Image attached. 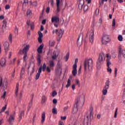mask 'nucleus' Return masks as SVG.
Segmentation results:
<instances>
[{
    "label": "nucleus",
    "mask_w": 125,
    "mask_h": 125,
    "mask_svg": "<svg viewBox=\"0 0 125 125\" xmlns=\"http://www.w3.org/2000/svg\"><path fill=\"white\" fill-rule=\"evenodd\" d=\"M106 59V66H107V71L110 72V54L109 53L105 55L103 52L100 54L98 59V61L100 63L105 61Z\"/></svg>",
    "instance_id": "nucleus-1"
},
{
    "label": "nucleus",
    "mask_w": 125,
    "mask_h": 125,
    "mask_svg": "<svg viewBox=\"0 0 125 125\" xmlns=\"http://www.w3.org/2000/svg\"><path fill=\"white\" fill-rule=\"evenodd\" d=\"M85 72H91L93 67V61L92 59H86L83 62Z\"/></svg>",
    "instance_id": "nucleus-2"
},
{
    "label": "nucleus",
    "mask_w": 125,
    "mask_h": 125,
    "mask_svg": "<svg viewBox=\"0 0 125 125\" xmlns=\"http://www.w3.org/2000/svg\"><path fill=\"white\" fill-rule=\"evenodd\" d=\"M83 99H80L78 98L77 100V102H76L75 104H74V107L73 109V113L74 114H77V112H78V108L81 106L82 104V101H83Z\"/></svg>",
    "instance_id": "nucleus-3"
},
{
    "label": "nucleus",
    "mask_w": 125,
    "mask_h": 125,
    "mask_svg": "<svg viewBox=\"0 0 125 125\" xmlns=\"http://www.w3.org/2000/svg\"><path fill=\"white\" fill-rule=\"evenodd\" d=\"M23 49H21L19 52L18 53V54L21 55L22 53H28L29 50L30 49V45L23 44L22 45Z\"/></svg>",
    "instance_id": "nucleus-4"
},
{
    "label": "nucleus",
    "mask_w": 125,
    "mask_h": 125,
    "mask_svg": "<svg viewBox=\"0 0 125 125\" xmlns=\"http://www.w3.org/2000/svg\"><path fill=\"white\" fill-rule=\"evenodd\" d=\"M110 42V36L105 34L102 38V43L104 45H107Z\"/></svg>",
    "instance_id": "nucleus-5"
},
{
    "label": "nucleus",
    "mask_w": 125,
    "mask_h": 125,
    "mask_svg": "<svg viewBox=\"0 0 125 125\" xmlns=\"http://www.w3.org/2000/svg\"><path fill=\"white\" fill-rule=\"evenodd\" d=\"M57 33L58 36L57 41L58 42H60V40L63 36V34H64V31L62 30V29H60L59 30L58 29H56L53 31V35H54V34H57Z\"/></svg>",
    "instance_id": "nucleus-6"
},
{
    "label": "nucleus",
    "mask_w": 125,
    "mask_h": 125,
    "mask_svg": "<svg viewBox=\"0 0 125 125\" xmlns=\"http://www.w3.org/2000/svg\"><path fill=\"white\" fill-rule=\"evenodd\" d=\"M45 69H46V64H45V63H44L43 64V66H41L39 68L38 73H37L36 75L35 80H39V79H40V76H41V73H42V70L43 72H44V71H45Z\"/></svg>",
    "instance_id": "nucleus-7"
},
{
    "label": "nucleus",
    "mask_w": 125,
    "mask_h": 125,
    "mask_svg": "<svg viewBox=\"0 0 125 125\" xmlns=\"http://www.w3.org/2000/svg\"><path fill=\"white\" fill-rule=\"evenodd\" d=\"M119 54H118V58L119 60H122V56L123 57V58H125V50H123L122 49V47H119Z\"/></svg>",
    "instance_id": "nucleus-8"
},
{
    "label": "nucleus",
    "mask_w": 125,
    "mask_h": 125,
    "mask_svg": "<svg viewBox=\"0 0 125 125\" xmlns=\"http://www.w3.org/2000/svg\"><path fill=\"white\" fill-rule=\"evenodd\" d=\"M109 83L110 81H109V80H107L105 83V85L104 87V89L103 90V95H106V94H107V89H109V85H110Z\"/></svg>",
    "instance_id": "nucleus-9"
},
{
    "label": "nucleus",
    "mask_w": 125,
    "mask_h": 125,
    "mask_svg": "<svg viewBox=\"0 0 125 125\" xmlns=\"http://www.w3.org/2000/svg\"><path fill=\"white\" fill-rule=\"evenodd\" d=\"M89 42L91 43L93 42L94 41V31L93 30H91L89 33Z\"/></svg>",
    "instance_id": "nucleus-10"
},
{
    "label": "nucleus",
    "mask_w": 125,
    "mask_h": 125,
    "mask_svg": "<svg viewBox=\"0 0 125 125\" xmlns=\"http://www.w3.org/2000/svg\"><path fill=\"white\" fill-rule=\"evenodd\" d=\"M15 118V111L12 114H10V117L8 118V121L10 125H12L13 122H14Z\"/></svg>",
    "instance_id": "nucleus-11"
},
{
    "label": "nucleus",
    "mask_w": 125,
    "mask_h": 125,
    "mask_svg": "<svg viewBox=\"0 0 125 125\" xmlns=\"http://www.w3.org/2000/svg\"><path fill=\"white\" fill-rule=\"evenodd\" d=\"M52 23H59V17L58 16H56L55 17H53L51 19Z\"/></svg>",
    "instance_id": "nucleus-12"
},
{
    "label": "nucleus",
    "mask_w": 125,
    "mask_h": 125,
    "mask_svg": "<svg viewBox=\"0 0 125 125\" xmlns=\"http://www.w3.org/2000/svg\"><path fill=\"white\" fill-rule=\"evenodd\" d=\"M57 71L58 73H62V63L60 62H58L57 63Z\"/></svg>",
    "instance_id": "nucleus-13"
},
{
    "label": "nucleus",
    "mask_w": 125,
    "mask_h": 125,
    "mask_svg": "<svg viewBox=\"0 0 125 125\" xmlns=\"http://www.w3.org/2000/svg\"><path fill=\"white\" fill-rule=\"evenodd\" d=\"M38 35H39V38H38V42L40 43H42V38L43 37V35L42 34V33L41 31L38 32Z\"/></svg>",
    "instance_id": "nucleus-14"
},
{
    "label": "nucleus",
    "mask_w": 125,
    "mask_h": 125,
    "mask_svg": "<svg viewBox=\"0 0 125 125\" xmlns=\"http://www.w3.org/2000/svg\"><path fill=\"white\" fill-rule=\"evenodd\" d=\"M79 5L78 7L79 9H80V10H82L83 9V4H84V0H80L79 1Z\"/></svg>",
    "instance_id": "nucleus-15"
},
{
    "label": "nucleus",
    "mask_w": 125,
    "mask_h": 125,
    "mask_svg": "<svg viewBox=\"0 0 125 125\" xmlns=\"http://www.w3.org/2000/svg\"><path fill=\"white\" fill-rule=\"evenodd\" d=\"M6 63V60L4 58L1 59V60L0 61V65L2 68H3V67H5Z\"/></svg>",
    "instance_id": "nucleus-16"
},
{
    "label": "nucleus",
    "mask_w": 125,
    "mask_h": 125,
    "mask_svg": "<svg viewBox=\"0 0 125 125\" xmlns=\"http://www.w3.org/2000/svg\"><path fill=\"white\" fill-rule=\"evenodd\" d=\"M3 45L5 51V52H7V51H8V48H9V43L8 42H5Z\"/></svg>",
    "instance_id": "nucleus-17"
},
{
    "label": "nucleus",
    "mask_w": 125,
    "mask_h": 125,
    "mask_svg": "<svg viewBox=\"0 0 125 125\" xmlns=\"http://www.w3.org/2000/svg\"><path fill=\"white\" fill-rule=\"evenodd\" d=\"M57 4V13L60 12V7L62 6V4H60V2H56Z\"/></svg>",
    "instance_id": "nucleus-18"
},
{
    "label": "nucleus",
    "mask_w": 125,
    "mask_h": 125,
    "mask_svg": "<svg viewBox=\"0 0 125 125\" xmlns=\"http://www.w3.org/2000/svg\"><path fill=\"white\" fill-rule=\"evenodd\" d=\"M72 79H73V76H70L67 81V84L66 85L65 87L68 88L70 85H71V80H72Z\"/></svg>",
    "instance_id": "nucleus-19"
},
{
    "label": "nucleus",
    "mask_w": 125,
    "mask_h": 125,
    "mask_svg": "<svg viewBox=\"0 0 125 125\" xmlns=\"http://www.w3.org/2000/svg\"><path fill=\"white\" fill-rule=\"evenodd\" d=\"M43 44H41L38 48L37 51L38 53H42V49L43 48Z\"/></svg>",
    "instance_id": "nucleus-20"
},
{
    "label": "nucleus",
    "mask_w": 125,
    "mask_h": 125,
    "mask_svg": "<svg viewBox=\"0 0 125 125\" xmlns=\"http://www.w3.org/2000/svg\"><path fill=\"white\" fill-rule=\"evenodd\" d=\"M7 25V21H6V20H4L3 21V24L2 25V29L3 30L6 29Z\"/></svg>",
    "instance_id": "nucleus-21"
},
{
    "label": "nucleus",
    "mask_w": 125,
    "mask_h": 125,
    "mask_svg": "<svg viewBox=\"0 0 125 125\" xmlns=\"http://www.w3.org/2000/svg\"><path fill=\"white\" fill-rule=\"evenodd\" d=\"M55 45V41L53 40H50L49 41V47H53Z\"/></svg>",
    "instance_id": "nucleus-22"
},
{
    "label": "nucleus",
    "mask_w": 125,
    "mask_h": 125,
    "mask_svg": "<svg viewBox=\"0 0 125 125\" xmlns=\"http://www.w3.org/2000/svg\"><path fill=\"white\" fill-rule=\"evenodd\" d=\"M49 66L50 68H53L55 66V63H54V61L51 60L49 61Z\"/></svg>",
    "instance_id": "nucleus-23"
},
{
    "label": "nucleus",
    "mask_w": 125,
    "mask_h": 125,
    "mask_svg": "<svg viewBox=\"0 0 125 125\" xmlns=\"http://www.w3.org/2000/svg\"><path fill=\"white\" fill-rule=\"evenodd\" d=\"M44 121H45V112H43L42 114V124H43L44 123Z\"/></svg>",
    "instance_id": "nucleus-24"
},
{
    "label": "nucleus",
    "mask_w": 125,
    "mask_h": 125,
    "mask_svg": "<svg viewBox=\"0 0 125 125\" xmlns=\"http://www.w3.org/2000/svg\"><path fill=\"white\" fill-rule=\"evenodd\" d=\"M25 113V111L22 110L21 112L19 117V122H21V120H22V117L24 116V113Z\"/></svg>",
    "instance_id": "nucleus-25"
},
{
    "label": "nucleus",
    "mask_w": 125,
    "mask_h": 125,
    "mask_svg": "<svg viewBox=\"0 0 125 125\" xmlns=\"http://www.w3.org/2000/svg\"><path fill=\"white\" fill-rule=\"evenodd\" d=\"M89 118V116H88V115H87L86 118L84 119L83 125H88Z\"/></svg>",
    "instance_id": "nucleus-26"
},
{
    "label": "nucleus",
    "mask_w": 125,
    "mask_h": 125,
    "mask_svg": "<svg viewBox=\"0 0 125 125\" xmlns=\"http://www.w3.org/2000/svg\"><path fill=\"white\" fill-rule=\"evenodd\" d=\"M116 56H117V51L115 50H112L111 51V57L113 58H116Z\"/></svg>",
    "instance_id": "nucleus-27"
},
{
    "label": "nucleus",
    "mask_w": 125,
    "mask_h": 125,
    "mask_svg": "<svg viewBox=\"0 0 125 125\" xmlns=\"http://www.w3.org/2000/svg\"><path fill=\"white\" fill-rule=\"evenodd\" d=\"M77 67L73 66V70H72V74L74 77H76L77 75Z\"/></svg>",
    "instance_id": "nucleus-28"
},
{
    "label": "nucleus",
    "mask_w": 125,
    "mask_h": 125,
    "mask_svg": "<svg viewBox=\"0 0 125 125\" xmlns=\"http://www.w3.org/2000/svg\"><path fill=\"white\" fill-rule=\"evenodd\" d=\"M33 105V99H32L29 102L28 104V106L27 107V111H30V109L32 107V105Z\"/></svg>",
    "instance_id": "nucleus-29"
},
{
    "label": "nucleus",
    "mask_w": 125,
    "mask_h": 125,
    "mask_svg": "<svg viewBox=\"0 0 125 125\" xmlns=\"http://www.w3.org/2000/svg\"><path fill=\"white\" fill-rule=\"evenodd\" d=\"M80 39L81 40H83V34H80L79 38L78 39L77 44L78 45H79V46H81V45H82V43L80 44V43L79 42V41L80 40Z\"/></svg>",
    "instance_id": "nucleus-30"
},
{
    "label": "nucleus",
    "mask_w": 125,
    "mask_h": 125,
    "mask_svg": "<svg viewBox=\"0 0 125 125\" xmlns=\"http://www.w3.org/2000/svg\"><path fill=\"white\" fill-rule=\"evenodd\" d=\"M29 3H30V5H32V6H38L37 1L32 2V1H30Z\"/></svg>",
    "instance_id": "nucleus-31"
},
{
    "label": "nucleus",
    "mask_w": 125,
    "mask_h": 125,
    "mask_svg": "<svg viewBox=\"0 0 125 125\" xmlns=\"http://www.w3.org/2000/svg\"><path fill=\"white\" fill-rule=\"evenodd\" d=\"M19 89V84L18 83L17 84V86L16 87V91H15V94L16 97L18 96Z\"/></svg>",
    "instance_id": "nucleus-32"
},
{
    "label": "nucleus",
    "mask_w": 125,
    "mask_h": 125,
    "mask_svg": "<svg viewBox=\"0 0 125 125\" xmlns=\"http://www.w3.org/2000/svg\"><path fill=\"white\" fill-rule=\"evenodd\" d=\"M93 108H90V119H91L93 117Z\"/></svg>",
    "instance_id": "nucleus-33"
},
{
    "label": "nucleus",
    "mask_w": 125,
    "mask_h": 125,
    "mask_svg": "<svg viewBox=\"0 0 125 125\" xmlns=\"http://www.w3.org/2000/svg\"><path fill=\"white\" fill-rule=\"evenodd\" d=\"M24 54L23 56V61H26L27 60V57H28V53H22Z\"/></svg>",
    "instance_id": "nucleus-34"
},
{
    "label": "nucleus",
    "mask_w": 125,
    "mask_h": 125,
    "mask_svg": "<svg viewBox=\"0 0 125 125\" xmlns=\"http://www.w3.org/2000/svg\"><path fill=\"white\" fill-rule=\"evenodd\" d=\"M37 61L38 62V63L41 64V62H42V60H41V55L38 54V57H37Z\"/></svg>",
    "instance_id": "nucleus-35"
},
{
    "label": "nucleus",
    "mask_w": 125,
    "mask_h": 125,
    "mask_svg": "<svg viewBox=\"0 0 125 125\" xmlns=\"http://www.w3.org/2000/svg\"><path fill=\"white\" fill-rule=\"evenodd\" d=\"M27 16H31L32 15V11L30 9L28 10L26 12Z\"/></svg>",
    "instance_id": "nucleus-36"
},
{
    "label": "nucleus",
    "mask_w": 125,
    "mask_h": 125,
    "mask_svg": "<svg viewBox=\"0 0 125 125\" xmlns=\"http://www.w3.org/2000/svg\"><path fill=\"white\" fill-rule=\"evenodd\" d=\"M46 101V97H45V96H43L42 97V104H44V102H45Z\"/></svg>",
    "instance_id": "nucleus-37"
},
{
    "label": "nucleus",
    "mask_w": 125,
    "mask_h": 125,
    "mask_svg": "<svg viewBox=\"0 0 125 125\" xmlns=\"http://www.w3.org/2000/svg\"><path fill=\"white\" fill-rule=\"evenodd\" d=\"M69 56H70V53H67L66 55L64 57V58L65 59V62H67V61H68V59H69Z\"/></svg>",
    "instance_id": "nucleus-38"
},
{
    "label": "nucleus",
    "mask_w": 125,
    "mask_h": 125,
    "mask_svg": "<svg viewBox=\"0 0 125 125\" xmlns=\"http://www.w3.org/2000/svg\"><path fill=\"white\" fill-rule=\"evenodd\" d=\"M52 112L53 114L56 115L57 114V109L55 108H53Z\"/></svg>",
    "instance_id": "nucleus-39"
},
{
    "label": "nucleus",
    "mask_w": 125,
    "mask_h": 125,
    "mask_svg": "<svg viewBox=\"0 0 125 125\" xmlns=\"http://www.w3.org/2000/svg\"><path fill=\"white\" fill-rule=\"evenodd\" d=\"M25 72V67H22L21 73V77H22L23 75H24V72Z\"/></svg>",
    "instance_id": "nucleus-40"
},
{
    "label": "nucleus",
    "mask_w": 125,
    "mask_h": 125,
    "mask_svg": "<svg viewBox=\"0 0 125 125\" xmlns=\"http://www.w3.org/2000/svg\"><path fill=\"white\" fill-rule=\"evenodd\" d=\"M57 57H58V55H54L52 56V59L53 60H56V59H57Z\"/></svg>",
    "instance_id": "nucleus-41"
},
{
    "label": "nucleus",
    "mask_w": 125,
    "mask_h": 125,
    "mask_svg": "<svg viewBox=\"0 0 125 125\" xmlns=\"http://www.w3.org/2000/svg\"><path fill=\"white\" fill-rule=\"evenodd\" d=\"M115 26H116V20L114 19L112 21V27L114 29Z\"/></svg>",
    "instance_id": "nucleus-42"
},
{
    "label": "nucleus",
    "mask_w": 125,
    "mask_h": 125,
    "mask_svg": "<svg viewBox=\"0 0 125 125\" xmlns=\"http://www.w3.org/2000/svg\"><path fill=\"white\" fill-rule=\"evenodd\" d=\"M83 9L84 11H87V10H88V6L87 5H84Z\"/></svg>",
    "instance_id": "nucleus-43"
},
{
    "label": "nucleus",
    "mask_w": 125,
    "mask_h": 125,
    "mask_svg": "<svg viewBox=\"0 0 125 125\" xmlns=\"http://www.w3.org/2000/svg\"><path fill=\"white\" fill-rule=\"evenodd\" d=\"M8 39L10 42H12V34H10L9 35Z\"/></svg>",
    "instance_id": "nucleus-44"
},
{
    "label": "nucleus",
    "mask_w": 125,
    "mask_h": 125,
    "mask_svg": "<svg viewBox=\"0 0 125 125\" xmlns=\"http://www.w3.org/2000/svg\"><path fill=\"white\" fill-rule=\"evenodd\" d=\"M114 77H117V75L118 74V69L117 68H115L114 69Z\"/></svg>",
    "instance_id": "nucleus-45"
},
{
    "label": "nucleus",
    "mask_w": 125,
    "mask_h": 125,
    "mask_svg": "<svg viewBox=\"0 0 125 125\" xmlns=\"http://www.w3.org/2000/svg\"><path fill=\"white\" fill-rule=\"evenodd\" d=\"M118 115V108H116L115 114H114V118H117V116Z\"/></svg>",
    "instance_id": "nucleus-46"
},
{
    "label": "nucleus",
    "mask_w": 125,
    "mask_h": 125,
    "mask_svg": "<svg viewBox=\"0 0 125 125\" xmlns=\"http://www.w3.org/2000/svg\"><path fill=\"white\" fill-rule=\"evenodd\" d=\"M118 40L120 42H123V36L122 35H119L118 36Z\"/></svg>",
    "instance_id": "nucleus-47"
},
{
    "label": "nucleus",
    "mask_w": 125,
    "mask_h": 125,
    "mask_svg": "<svg viewBox=\"0 0 125 125\" xmlns=\"http://www.w3.org/2000/svg\"><path fill=\"white\" fill-rule=\"evenodd\" d=\"M56 95H57V92H56V91H54L52 93V96L53 97H54V96H55Z\"/></svg>",
    "instance_id": "nucleus-48"
},
{
    "label": "nucleus",
    "mask_w": 125,
    "mask_h": 125,
    "mask_svg": "<svg viewBox=\"0 0 125 125\" xmlns=\"http://www.w3.org/2000/svg\"><path fill=\"white\" fill-rule=\"evenodd\" d=\"M30 28L31 30H34V29L35 28V25H34L33 23L30 24Z\"/></svg>",
    "instance_id": "nucleus-49"
},
{
    "label": "nucleus",
    "mask_w": 125,
    "mask_h": 125,
    "mask_svg": "<svg viewBox=\"0 0 125 125\" xmlns=\"http://www.w3.org/2000/svg\"><path fill=\"white\" fill-rule=\"evenodd\" d=\"M6 104L5 105V106L3 107L2 109H1V112H4L5 111V109H6Z\"/></svg>",
    "instance_id": "nucleus-50"
},
{
    "label": "nucleus",
    "mask_w": 125,
    "mask_h": 125,
    "mask_svg": "<svg viewBox=\"0 0 125 125\" xmlns=\"http://www.w3.org/2000/svg\"><path fill=\"white\" fill-rule=\"evenodd\" d=\"M78 59H76L75 61V63L73 65V67H75V66L77 67V63H78Z\"/></svg>",
    "instance_id": "nucleus-51"
},
{
    "label": "nucleus",
    "mask_w": 125,
    "mask_h": 125,
    "mask_svg": "<svg viewBox=\"0 0 125 125\" xmlns=\"http://www.w3.org/2000/svg\"><path fill=\"white\" fill-rule=\"evenodd\" d=\"M5 95H6V91H4L3 95L1 96V98L5 99Z\"/></svg>",
    "instance_id": "nucleus-52"
},
{
    "label": "nucleus",
    "mask_w": 125,
    "mask_h": 125,
    "mask_svg": "<svg viewBox=\"0 0 125 125\" xmlns=\"http://www.w3.org/2000/svg\"><path fill=\"white\" fill-rule=\"evenodd\" d=\"M2 85H3V84H2V78L0 77V86H2Z\"/></svg>",
    "instance_id": "nucleus-53"
},
{
    "label": "nucleus",
    "mask_w": 125,
    "mask_h": 125,
    "mask_svg": "<svg viewBox=\"0 0 125 125\" xmlns=\"http://www.w3.org/2000/svg\"><path fill=\"white\" fill-rule=\"evenodd\" d=\"M99 3H100V6H101L102 4H104V1L103 0H100Z\"/></svg>",
    "instance_id": "nucleus-54"
},
{
    "label": "nucleus",
    "mask_w": 125,
    "mask_h": 125,
    "mask_svg": "<svg viewBox=\"0 0 125 125\" xmlns=\"http://www.w3.org/2000/svg\"><path fill=\"white\" fill-rule=\"evenodd\" d=\"M2 88H3V90H5V89L7 88V85H5L4 86L2 85Z\"/></svg>",
    "instance_id": "nucleus-55"
},
{
    "label": "nucleus",
    "mask_w": 125,
    "mask_h": 125,
    "mask_svg": "<svg viewBox=\"0 0 125 125\" xmlns=\"http://www.w3.org/2000/svg\"><path fill=\"white\" fill-rule=\"evenodd\" d=\"M61 120H62V121H65V120H66V119H67V116H64V117H61Z\"/></svg>",
    "instance_id": "nucleus-56"
},
{
    "label": "nucleus",
    "mask_w": 125,
    "mask_h": 125,
    "mask_svg": "<svg viewBox=\"0 0 125 125\" xmlns=\"http://www.w3.org/2000/svg\"><path fill=\"white\" fill-rule=\"evenodd\" d=\"M50 2L51 3V6L53 7V5L54 4V1H53V0H50Z\"/></svg>",
    "instance_id": "nucleus-57"
},
{
    "label": "nucleus",
    "mask_w": 125,
    "mask_h": 125,
    "mask_svg": "<svg viewBox=\"0 0 125 125\" xmlns=\"http://www.w3.org/2000/svg\"><path fill=\"white\" fill-rule=\"evenodd\" d=\"M46 71L47 72H48L49 73H50L51 72V69L49 68V67L47 66L46 68Z\"/></svg>",
    "instance_id": "nucleus-58"
},
{
    "label": "nucleus",
    "mask_w": 125,
    "mask_h": 125,
    "mask_svg": "<svg viewBox=\"0 0 125 125\" xmlns=\"http://www.w3.org/2000/svg\"><path fill=\"white\" fill-rule=\"evenodd\" d=\"M49 11H50V8L48 7H47V8L46 9V13H48L49 12Z\"/></svg>",
    "instance_id": "nucleus-59"
},
{
    "label": "nucleus",
    "mask_w": 125,
    "mask_h": 125,
    "mask_svg": "<svg viewBox=\"0 0 125 125\" xmlns=\"http://www.w3.org/2000/svg\"><path fill=\"white\" fill-rule=\"evenodd\" d=\"M76 84H77L78 86H80V81H79V80H76Z\"/></svg>",
    "instance_id": "nucleus-60"
},
{
    "label": "nucleus",
    "mask_w": 125,
    "mask_h": 125,
    "mask_svg": "<svg viewBox=\"0 0 125 125\" xmlns=\"http://www.w3.org/2000/svg\"><path fill=\"white\" fill-rule=\"evenodd\" d=\"M15 76V69L14 70V72L12 74L11 77H12V78H14Z\"/></svg>",
    "instance_id": "nucleus-61"
},
{
    "label": "nucleus",
    "mask_w": 125,
    "mask_h": 125,
    "mask_svg": "<svg viewBox=\"0 0 125 125\" xmlns=\"http://www.w3.org/2000/svg\"><path fill=\"white\" fill-rule=\"evenodd\" d=\"M99 14V9H96V15H98Z\"/></svg>",
    "instance_id": "nucleus-62"
},
{
    "label": "nucleus",
    "mask_w": 125,
    "mask_h": 125,
    "mask_svg": "<svg viewBox=\"0 0 125 125\" xmlns=\"http://www.w3.org/2000/svg\"><path fill=\"white\" fill-rule=\"evenodd\" d=\"M5 9H9L10 8V6L9 5H6L5 7Z\"/></svg>",
    "instance_id": "nucleus-63"
},
{
    "label": "nucleus",
    "mask_w": 125,
    "mask_h": 125,
    "mask_svg": "<svg viewBox=\"0 0 125 125\" xmlns=\"http://www.w3.org/2000/svg\"><path fill=\"white\" fill-rule=\"evenodd\" d=\"M59 125H64V123L62 121H60L59 122Z\"/></svg>",
    "instance_id": "nucleus-64"
}]
</instances>
